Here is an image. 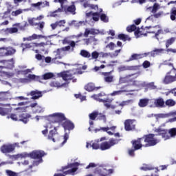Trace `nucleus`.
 <instances>
[{"label":"nucleus","mask_w":176,"mask_h":176,"mask_svg":"<svg viewBox=\"0 0 176 176\" xmlns=\"http://www.w3.org/2000/svg\"><path fill=\"white\" fill-rule=\"evenodd\" d=\"M157 142H159V140L155 139V135L153 133L144 135L143 137L138 138L137 140H133L131 142L132 148H133L129 149L128 154L131 157H134L135 156V151H140L142 146L144 148L155 146Z\"/></svg>","instance_id":"obj_1"},{"label":"nucleus","mask_w":176,"mask_h":176,"mask_svg":"<svg viewBox=\"0 0 176 176\" xmlns=\"http://www.w3.org/2000/svg\"><path fill=\"white\" fill-rule=\"evenodd\" d=\"M78 167H79V163L78 162L68 164L67 166L62 167L60 170L63 174L55 173L54 176H65L69 174H74L78 171Z\"/></svg>","instance_id":"obj_2"},{"label":"nucleus","mask_w":176,"mask_h":176,"mask_svg":"<svg viewBox=\"0 0 176 176\" xmlns=\"http://www.w3.org/2000/svg\"><path fill=\"white\" fill-rule=\"evenodd\" d=\"M107 68L111 69L109 72H102L101 75L103 76V79L106 83H112L114 80V76L112 75V73L115 71L113 64H108L106 65Z\"/></svg>","instance_id":"obj_3"},{"label":"nucleus","mask_w":176,"mask_h":176,"mask_svg":"<svg viewBox=\"0 0 176 176\" xmlns=\"http://www.w3.org/2000/svg\"><path fill=\"white\" fill-rule=\"evenodd\" d=\"M29 156L30 157H31V159H37V160H38L34 162L33 164V166H38L39 163H42L43 162V160H42V158L43 157V156H46V153L41 150L34 151L29 153Z\"/></svg>","instance_id":"obj_4"},{"label":"nucleus","mask_w":176,"mask_h":176,"mask_svg":"<svg viewBox=\"0 0 176 176\" xmlns=\"http://www.w3.org/2000/svg\"><path fill=\"white\" fill-rule=\"evenodd\" d=\"M118 144H119V140L111 138L108 142H103L100 144V150L107 151V149H111L112 146H115Z\"/></svg>","instance_id":"obj_5"},{"label":"nucleus","mask_w":176,"mask_h":176,"mask_svg":"<svg viewBox=\"0 0 176 176\" xmlns=\"http://www.w3.org/2000/svg\"><path fill=\"white\" fill-rule=\"evenodd\" d=\"M16 54V49L13 47H0L1 57H9Z\"/></svg>","instance_id":"obj_6"},{"label":"nucleus","mask_w":176,"mask_h":176,"mask_svg":"<svg viewBox=\"0 0 176 176\" xmlns=\"http://www.w3.org/2000/svg\"><path fill=\"white\" fill-rule=\"evenodd\" d=\"M155 133H157V134H154V137L156 135H160L164 141H167V140H170V133H168V130L164 129L163 128H157L155 129Z\"/></svg>","instance_id":"obj_7"},{"label":"nucleus","mask_w":176,"mask_h":176,"mask_svg":"<svg viewBox=\"0 0 176 176\" xmlns=\"http://www.w3.org/2000/svg\"><path fill=\"white\" fill-rule=\"evenodd\" d=\"M9 98H8L7 92L1 91L0 92V114L2 115L5 113L3 111L4 107H8L9 104L3 103V101H8Z\"/></svg>","instance_id":"obj_8"},{"label":"nucleus","mask_w":176,"mask_h":176,"mask_svg":"<svg viewBox=\"0 0 176 176\" xmlns=\"http://www.w3.org/2000/svg\"><path fill=\"white\" fill-rule=\"evenodd\" d=\"M146 30H150L148 31V34H155V37L157 38L161 34H163V30L160 28V25H157L155 26H148L145 28Z\"/></svg>","instance_id":"obj_9"},{"label":"nucleus","mask_w":176,"mask_h":176,"mask_svg":"<svg viewBox=\"0 0 176 176\" xmlns=\"http://www.w3.org/2000/svg\"><path fill=\"white\" fill-rule=\"evenodd\" d=\"M124 126L126 131H133V130H135V120H126L124 122Z\"/></svg>","instance_id":"obj_10"},{"label":"nucleus","mask_w":176,"mask_h":176,"mask_svg":"<svg viewBox=\"0 0 176 176\" xmlns=\"http://www.w3.org/2000/svg\"><path fill=\"white\" fill-rule=\"evenodd\" d=\"M159 4L157 3H155L153 7L151 6L147 8V10H150L151 13L154 14L153 17H155V19H159V17H161L162 14V12L156 13L157 10H159Z\"/></svg>","instance_id":"obj_11"},{"label":"nucleus","mask_w":176,"mask_h":176,"mask_svg":"<svg viewBox=\"0 0 176 176\" xmlns=\"http://www.w3.org/2000/svg\"><path fill=\"white\" fill-rule=\"evenodd\" d=\"M52 118H53L54 123H61V122H64V120H67V118L63 113H55L51 115Z\"/></svg>","instance_id":"obj_12"},{"label":"nucleus","mask_w":176,"mask_h":176,"mask_svg":"<svg viewBox=\"0 0 176 176\" xmlns=\"http://www.w3.org/2000/svg\"><path fill=\"white\" fill-rule=\"evenodd\" d=\"M60 138V134L57 132V126H55L54 129L50 131L47 138L53 142H56V140H58Z\"/></svg>","instance_id":"obj_13"},{"label":"nucleus","mask_w":176,"mask_h":176,"mask_svg":"<svg viewBox=\"0 0 176 176\" xmlns=\"http://www.w3.org/2000/svg\"><path fill=\"white\" fill-rule=\"evenodd\" d=\"M173 75L175 76H173L171 74H168V72H167L163 80V83H164V85H170V83L176 82V72L173 73Z\"/></svg>","instance_id":"obj_14"},{"label":"nucleus","mask_w":176,"mask_h":176,"mask_svg":"<svg viewBox=\"0 0 176 176\" xmlns=\"http://www.w3.org/2000/svg\"><path fill=\"white\" fill-rule=\"evenodd\" d=\"M0 151L2 153H12L14 151V146L12 144H3Z\"/></svg>","instance_id":"obj_15"},{"label":"nucleus","mask_w":176,"mask_h":176,"mask_svg":"<svg viewBox=\"0 0 176 176\" xmlns=\"http://www.w3.org/2000/svg\"><path fill=\"white\" fill-rule=\"evenodd\" d=\"M27 96H31L32 100H39V98H41L43 94H42V91L35 89L28 93Z\"/></svg>","instance_id":"obj_16"},{"label":"nucleus","mask_w":176,"mask_h":176,"mask_svg":"<svg viewBox=\"0 0 176 176\" xmlns=\"http://www.w3.org/2000/svg\"><path fill=\"white\" fill-rule=\"evenodd\" d=\"M140 170L143 171H148L151 170H153L154 173H151V176H159V168H153L152 166H150L148 165L145 164L144 166L140 167Z\"/></svg>","instance_id":"obj_17"},{"label":"nucleus","mask_w":176,"mask_h":176,"mask_svg":"<svg viewBox=\"0 0 176 176\" xmlns=\"http://www.w3.org/2000/svg\"><path fill=\"white\" fill-rule=\"evenodd\" d=\"M59 75L60 77L66 82V85H69V82H68V80H73L74 82H76V79L74 78L72 74H68L65 72H61Z\"/></svg>","instance_id":"obj_18"},{"label":"nucleus","mask_w":176,"mask_h":176,"mask_svg":"<svg viewBox=\"0 0 176 176\" xmlns=\"http://www.w3.org/2000/svg\"><path fill=\"white\" fill-rule=\"evenodd\" d=\"M164 52V49L160 48V49H155L153 51L147 53H144L145 57L147 56H151V57H156V56H159Z\"/></svg>","instance_id":"obj_19"},{"label":"nucleus","mask_w":176,"mask_h":176,"mask_svg":"<svg viewBox=\"0 0 176 176\" xmlns=\"http://www.w3.org/2000/svg\"><path fill=\"white\" fill-rule=\"evenodd\" d=\"M102 87H96L94 83L89 82L87 85H86L84 87L85 90L87 91H97V90H100V89H102Z\"/></svg>","instance_id":"obj_20"},{"label":"nucleus","mask_w":176,"mask_h":176,"mask_svg":"<svg viewBox=\"0 0 176 176\" xmlns=\"http://www.w3.org/2000/svg\"><path fill=\"white\" fill-rule=\"evenodd\" d=\"M62 126L63 127L64 130H68L69 131H71V130H74V129H75V124H74L70 120H66L62 124Z\"/></svg>","instance_id":"obj_21"},{"label":"nucleus","mask_w":176,"mask_h":176,"mask_svg":"<svg viewBox=\"0 0 176 176\" xmlns=\"http://www.w3.org/2000/svg\"><path fill=\"white\" fill-rule=\"evenodd\" d=\"M138 69H140V66L135 65V66H121L119 67L120 72L123 71H138Z\"/></svg>","instance_id":"obj_22"},{"label":"nucleus","mask_w":176,"mask_h":176,"mask_svg":"<svg viewBox=\"0 0 176 176\" xmlns=\"http://www.w3.org/2000/svg\"><path fill=\"white\" fill-rule=\"evenodd\" d=\"M30 118V115L27 113H19L18 117L19 122H23V123H28V119Z\"/></svg>","instance_id":"obj_23"},{"label":"nucleus","mask_w":176,"mask_h":176,"mask_svg":"<svg viewBox=\"0 0 176 176\" xmlns=\"http://www.w3.org/2000/svg\"><path fill=\"white\" fill-rule=\"evenodd\" d=\"M63 45H69L72 47V52H74L75 46H76V43L75 41H69L67 37L63 40Z\"/></svg>","instance_id":"obj_24"},{"label":"nucleus","mask_w":176,"mask_h":176,"mask_svg":"<svg viewBox=\"0 0 176 176\" xmlns=\"http://www.w3.org/2000/svg\"><path fill=\"white\" fill-rule=\"evenodd\" d=\"M66 85V83H61V82L58 80H54L50 83V86L51 87H56L57 89H60V87H64Z\"/></svg>","instance_id":"obj_25"},{"label":"nucleus","mask_w":176,"mask_h":176,"mask_svg":"<svg viewBox=\"0 0 176 176\" xmlns=\"http://www.w3.org/2000/svg\"><path fill=\"white\" fill-rule=\"evenodd\" d=\"M164 100L162 98H158L154 101V104L157 108H164Z\"/></svg>","instance_id":"obj_26"},{"label":"nucleus","mask_w":176,"mask_h":176,"mask_svg":"<svg viewBox=\"0 0 176 176\" xmlns=\"http://www.w3.org/2000/svg\"><path fill=\"white\" fill-rule=\"evenodd\" d=\"M112 101H113V98H107L106 99H100V102H103L104 107L106 108H111V104H112Z\"/></svg>","instance_id":"obj_27"},{"label":"nucleus","mask_w":176,"mask_h":176,"mask_svg":"<svg viewBox=\"0 0 176 176\" xmlns=\"http://www.w3.org/2000/svg\"><path fill=\"white\" fill-rule=\"evenodd\" d=\"M145 57V54H133L131 56L128 61H133V60H141Z\"/></svg>","instance_id":"obj_28"},{"label":"nucleus","mask_w":176,"mask_h":176,"mask_svg":"<svg viewBox=\"0 0 176 176\" xmlns=\"http://www.w3.org/2000/svg\"><path fill=\"white\" fill-rule=\"evenodd\" d=\"M149 104V99L142 98L139 100L138 105L140 108H145Z\"/></svg>","instance_id":"obj_29"},{"label":"nucleus","mask_w":176,"mask_h":176,"mask_svg":"<svg viewBox=\"0 0 176 176\" xmlns=\"http://www.w3.org/2000/svg\"><path fill=\"white\" fill-rule=\"evenodd\" d=\"M131 76H134V74L126 75L125 77L120 78V83H127L129 82H131V79H130Z\"/></svg>","instance_id":"obj_30"},{"label":"nucleus","mask_w":176,"mask_h":176,"mask_svg":"<svg viewBox=\"0 0 176 176\" xmlns=\"http://www.w3.org/2000/svg\"><path fill=\"white\" fill-rule=\"evenodd\" d=\"M163 65H168V67H172V69H170V71L168 72V74H175L176 73V69L175 67H174V64L167 61V60H164L163 63Z\"/></svg>","instance_id":"obj_31"},{"label":"nucleus","mask_w":176,"mask_h":176,"mask_svg":"<svg viewBox=\"0 0 176 176\" xmlns=\"http://www.w3.org/2000/svg\"><path fill=\"white\" fill-rule=\"evenodd\" d=\"M75 10H76L75 5H71L67 8H64V12H69V13H72V14H75Z\"/></svg>","instance_id":"obj_32"},{"label":"nucleus","mask_w":176,"mask_h":176,"mask_svg":"<svg viewBox=\"0 0 176 176\" xmlns=\"http://www.w3.org/2000/svg\"><path fill=\"white\" fill-rule=\"evenodd\" d=\"M28 78L30 80H35L36 82H41V80H42V77L36 76L35 74H29Z\"/></svg>","instance_id":"obj_33"},{"label":"nucleus","mask_w":176,"mask_h":176,"mask_svg":"<svg viewBox=\"0 0 176 176\" xmlns=\"http://www.w3.org/2000/svg\"><path fill=\"white\" fill-rule=\"evenodd\" d=\"M175 37H171L166 41L165 46L166 49H168L171 45H173L175 42Z\"/></svg>","instance_id":"obj_34"},{"label":"nucleus","mask_w":176,"mask_h":176,"mask_svg":"<svg viewBox=\"0 0 176 176\" xmlns=\"http://www.w3.org/2000/svg\"><path fill=\"white\" fill-rule=\"evenodd\" d=\"M118 39H120V41H123V42H126V41H131V38L127 34H118Z\"/></svg>","instance_id":"obj_35"},{"label":"nucleus","mask_w":176,"mask_h":176,"mask_svg":"<svg viewBox=\"0 0 176 176\" xmlns=\"http://www.w3.org/2000/svg\"><path fill=\"white\" fill-rule=\"evenodd\" d=\"M32 45L34 46H35L36 47H39L40 48V50H41V52H45V46H46V43H32Z\"/></svg>","instance_id":"obj_36"},{"label":"nucleus","mask_w":176,"mask_h":176,"mask_svg":"<svg viewBox=\"0 0 176 176\" xmlns=\"http://www.w3.org/2000/svg\"><path fill=\"white\" fill-rule=\"evenodd\" d=\"M43 38H46V36L42 35V34H33L32 36L29 37L28 38V41H32L35 39H43Z\"/></svg>","instance_id":"obj_37"},{"label":"nucleus","mask_w":176,"mask_h":176,"mask_svg":"<svg viewBox=\"0 0 176 176\" xmlns=\"http://www.w3.org/2000/svg\"><path fill=\"white\" fill-rule=\"evenodd\" d=\"M5 32L6 34H16L19 32V29L17 28H7Z\"/></svg>","instance_id":"obj_38"},{"label":"nucleus","mask_w":176,"mask_h":176,"mask_svg":"<svg viewBox=\"0 0 176 176\" xmlns=\"http://www.w3.org/2000/svg\"><path fill=\"white\" fill-rule=\"evenodd\" d=\"M80 54L82 56V57H84V58H90V57H91L90 52L86 50H82Z\"/></svg>","instance_id":"obj_39"},{"label":"nucleus","mask_w":176,"mask_h":176,"mask_svg":"<svg viewBox=\"0 0 176 176\" xmlns=\"http://www.w3.org/2000/svg\"><path fill=\"white\" fill-rule=\"evenodd\" d=\"M19 113L18 112L11 113L9 116H8V119L10 118L12 120H14V122L19 121Z\"/></svg>","instance_id":"obj_40"},{"label":"nucleus","mask_w":176,"mask_h":176,"mask_svg":"<svg viewBox=\"0 0 176 176\" xmlns=\"http://www.w3.org/2000/svg\"><path fill=\"white\" fill-rule=\"evenodd\" d=\"M105 96H107V94H105V92H100L98 94H94L93 95V98H94V100H96V101H99L100 102V100H102L101 98H100V97H105Z\"/></svg>","instance_id":"obj_41"},{"label":"nucleus","mask_w":176,"mask_h":176,"mask_svg":"<svg viewBox=\"0 0 176 176\" xmlns=\"http://www.w3.org/2000/svg\"><path fill=\"white\" fill-rule=\"evenodd\" d=\"M170 20L172 21H176V8L174 7L170 10Z\"/></svg>","instance_id":"obj_42"},{"label":"nucleus","mask_w":176,"mask_h":176,"mask_svg":"<svg viewBox=\"0 0 176 176\" xmlns=\"http://www.w3.org/2000/svg\"><path fill=\"white\" fill-rule=\"evenodd\" d=\"M98 117V111H94L89 114V118L90 120H95Z\"/></svg>","instance_id":"obj_43"},{"label":"nucleus","mask_w":176,"mask_h":176,"mask_svg":"<svg viewBox=\"0 0 176 176\" xmlns=\"http://www.w3.org/2000/svg\"><path fill=\"white\" fill-rule=\"evenodd\" d=\"M53 76H54V74L53 73H46L43 75V77H41V80H47V79H52Z\"/></svg>","instance_id":"obj_44"},{"label":"nucleus","mask_w":176,"mask_h":176,"mask_svg":"<svg viewBox=\"0 0 176 176\" xmlns=\"http://www.w3.org/2000/svg\"><path fill=\"white\" fill-rule=\"evenodd\" d=\"M168 131V134L170 138H175L176 137V127L171 128Z\"/></svg>","instance_id":"obj_45"},{"label":"nucleus","mask_w":176,"mask_h":176,"mask_svg":"<svg viewBox=\"0 0 176 176\" xmlns=\"http://www.w3.org/2000/svg\"><path fill=\"white\" fill-rule=\"evenodd\" d=\"M28 108V107L26 106L18 107L15 109V111H16V112L19 113H23V112H26Z\"/></svg>","instance_id":"obj_46"},{"label":"nucleus","mask_w":176,"mask_h":176,"mask_svg":"<svg viewBox=\"0 0 176 176\" xmlns=\"http://www.w3.org/2000/svg\"><path fill=\"white\" fill-rule=\"evenodd\" d=\"M165 104L167 107H174V105H175V101H174L173 99H168L166 100Z\"/></svg>","instance_id":"obj_47"},{"label":"nucleus","mask_w":176,"mask_h":176,"mask_svg":"<svg viewBox=\"0 0 176 176\" xmlns=\"http://www.w3.org/2000/svg\"><path fill=\"white\" fill-rule=\"evenodd\" d=\"M136 30H137V26H135V25H134V24L129 25L126 28L127 32H133V31H135Z\"/></svg>","instance_id":"obj_48"},{"label":"nucleus","mask_w":176,"mask_h":176,"mask_svg":"<svg viewBox=\"0 0 176 176\" xmlns=\"http://www.w3.org/2000/svg\"><path fill=\"white\" fill-rule=\"evenodd\" d=\"M61 12H63V9H61V8H58V9L56 10L55 11L52 12L50 13V16H51V17H57V16H58V15L57 14V13Z\"/></svg>","instance_id":"obj_49"},{"label":"nucleus","mask_w":176,"mask_h":176,"mask_svg":"<svg viewBox=\"0 0 176 176\" xmlns=\"http://www.w3.org/2000/svg\"><path fill=\"white\" fill-rule=\"evenodd\" d=\"M116 47V45L113 42H111L106 45V49H109V50H114Z\"/></svg>","instance_id":"obj_50"},{"label":"nucleus","mask_w":176,"mask_h":176,"mask_svg":"<svg viewBox=\"0 0 176 176\" xmlns=\"http://www.w3.org/2000/svg\"><path fill=\"white\" fill-rule=\"evenodd\" d=\"M98 120H103V122H107V116L101 113H98Z\"/></svg>","instance_id":"obj_51"},{"label":"nucleus","mask_w":176,"mask_h":176,"mask_svg":"<svg viewBox=\"0 0 176 176\" xmlns=\"http://www.w3.org/2000/svg\"><path fill=\"white\" fill-rule=\"evenodd\" d=\"M6 173L8 176H19V174L16 172H13V170H6Z\"/></svg>","instance_id":"obj_52"},{"label":"nucleus","mask_w":176,"mask_h":176,"mask_svg":"<svg viewBox=\"0 0 176 176\" xmlns=\"http://www.w3.org/2000/svg\"><path fill=\"white\" fill-rule=\"evenodd\" d=\"M21 47H23V52H24L25 49H31V47H32V45H31V43H22Z\"/></svg>","instance_id":"obj_53"},{"label":"nucleus","mask_w":176,"mask_h":176,"mask_svg":"<svg viewBox=\"0 0 176 176\" xmlns=\"http://www.w3.org/2000/svg\"><path fill=\"white\" fill-rule=\"evenodd\" d=\"M80 3H82V6L84 8H89L90 3H89V1L87 0H80Z\"/></svg>","instance_id":"obj_54"},{"label":"nucleus","mask_w":176,"mask_h":176,"mask_svg":"<svg viewBox=\"0 0 176 176\" xmlns=\"http://www.w3.org/2000/svg\"><path fill=\"white\" fill-rule=\"evenodd\" d=\"M100 17V20L104 23H108V21H109V19L107 18L105 14H102Z\"/></svg>","instance_id":"obj_55"},{"label":"nucleus","mask_w":176,"mask_h":176,"mask_svg":"<svg viewBox=\"0 0 176 176\" xmlns=\"http://www.w3.org/2000/svg\"><path fill=\"white\" fill-rule=\"evenodd\" d=\"M98 56H100V54L97 51H94L91 53V58L93 60H97Z\"/></svg>","instance_id":"obj_56"},{"label":"nucleus","mask_w":176,"mask_h":176,"mask_svg":"<svg viewBox=\"0 0 176 176\" xmlns=\"http://www.w3.org/2000/svg\"><path fill=\"white\" fill-rule=\"evenodd\" d=\"M57 60H61V56H58V57L53 58L52 61V63H54L55 64H63V63L59 62Z\"/></svg>","instance_id":"obj_57"},{"label":"nucleus","mask_w":176,"mask_h":176,"mask_svg":"<svg viewBox=\"0 0 176 176\" xmlns=\"http://www.w3.org/2000/svg\"><path fill=\"white\" fill-rule=\"evenodd\" d=\"M135 35L137 36V38H140V36L142 35V32L140 30V28H136V30H135Z\"/></svg>","instance_id":"obj_58"},{"label":"nucleus","mask_w":176,"mask_h":176,"mask_svg":"<svg viewBox=\"0 0 176 176\" xmlns=\"http://www.w3.org/2000/svg\"><path fill=\"white\" fill-rule=\"evenodd\" d=\"M87 17H91V16H100L99 12H89L86 13Z\"/></svg>","instance_id":"obj_59"},{"label":"nucleus","mask_w":176,"mask_h":176,"mask_svg":"<svg viewBox=\"0 0 176 176\" xmlns=\"http://www.w3.org/2000/svg\"><path fill=\"white\" fill-rule=\"evenodd\" d=\"M142 66L144 68H149V67H151V62L145 60L144 63H142Z\"/></svg>","instance_id":"obj_60"},{"label":"nucleus","mask_w":176,"mask_h":176,"mask_svg":"<svg viewBox=\"0 0 176 176\" xmlns=\"http://www.w3.org/2000/svg\"><path fill=\"white\" fill-rule=\"evenodd\" d=\"M56 24L58 25V27H64V24H65V20L56 21Z\"/></svg>","instance_id":"obj_61"},{"label":"nucleus","mask_w":176,"mask_h":176,"mask_svg":"<svg viewBox=\"0 0 176 176\" xmlns=\"http://www.w3.org/2000/svg\"><path fill=\"white\" fill-rule=\"evenodd\" d=\"M97 166V164H96L95 163L91 162L89 164V165L87 166H86V169L89 170V168H94V167H96Z\"/></svg>","instance_id":"obj_62"},{"label":"nucleus","mask_w":176,"mask_h":176,"mask_svg":"<svg viewBox=\"0 0 176 176\" xmlns=\"http://www.w3.org/2000/svg\"><path fill=\"white\" fill-rule=\"evenodd\" d=\"M91 147L94 149H100V145L98 143H96V142L92 144Z\"/></svg>","instance_id":"obj_63"},{"label":"nucleus","mask_w":176,"mask_h":176,"mask_svg":"<svg viewBox=\"0 0 176 176\" xmlns=\"http://www.w3.org/2000/svg\"><path fill=\"white\" fill-rule=\"evenodd\" d=\"M23 11L21 10H16L15 12H12V16H19V14H21Z\"/></svg>","instance_id":"obj_64"}]
</instances>
